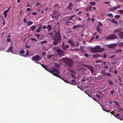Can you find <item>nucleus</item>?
Returning a JSON list of instances; mask_svg holds the SVG:
<instances>
[{
    "label": "nucleus",
    "mask_w": 123,
    "mask_h": 123,
    "mask_svg": "<svg viewBox=\"0 0 123 123\" xmlns=\"http://www.w3.org/2000/svg\"><path fill=\"white\" fill-rule=\"evenodd\" d=\"M68 42L70 44H72V43L73 42L72 41H71L70 40H69L68 41Z\"/></svg>",
    "instance_id": "59"
},
{
    "label": "nucleus",
    "mask_w": 123,
    "mask_h": 123,
    "mask_svg": "<svg viewBox=\"0 0 123 123\" xmlns=\"http://www.w3.org/2000/svg\"><path fill=\"white\" fill-rule=\"evenodd\" d=\"M116 55H113L112 56H111L110 58H113Z\"/></svg>",
    "instance_id": "63"
},
{
    "label": "nucleus",
    "mask_w": 123,
    "mask_h": 123,
    "mask_svg": "<svg viewBox=\"0 0 123 123\" xmlns=\"http://www.w3.org/2000/svg\"><path fill=\"white\" fill-rule=\"evenodd\" d=\"M42 55L43 56H45L46 55V53L45 52H43L42 53Z\"/></svg>",
    "instance_id": "49"
},
{
    "label": "nucleus",
    "mask_w": 123,
    "mask_h": 123,
    "mask_svg": "<svg viewBox=\"0 0 123 123\" xmlns=\"http://www.w3.org/2000/svg\"><path fill=\"white\" fill-rule=\"evenodd\" d=\"M92 8V6H90L86 8V10L87 11H90L91 10Z\"/></svg>",
    "instance_id": "21"
},
{
    "label": "nucleus",
    "mask_w": 123,
    "mask_h": 123,
    "mask_svg": "<svg viewBox=\"0 0 123 123\" xmlns=\"http://www.w3.org/2000/svg\"><path fill=\"white\" fill-rule=\"evenodd\" d=\"M84 55L86 56V57L87 58L88 56V55L87 53H85L84 54Z\"/></svg>",
    "instance_id": "51"
},
{
    "label": "nucleus",
    "mask_w": 123,
    "mask_h": 123,
    "mask_svg": "<svg viewBox=\"0 0 123 123\" xmlns=\"http://www.w3.org/2000/svg\"><path fill=\"white\" fill-rule=\"evenodd\" d=\"M104 3H105V4H109L110 2L109 1H108V2H104Z\"/></svg>",
    "instance_id": "53"
},
{
    "label": "nucleus",
    "mask_w": 123,
    "mask_h": 123,
    "mask_svg": "<svg viewBox=\"0 0 123 123\" xmlns=\"http://www.w3.org/2000/svg\"><path fill=\"white\" fill-rule=\"evenodd\" d=\"M96 3L94 2H91L89 3L92 6L95 5Z\"/></svg>",
    "instance_id": "31"
},
{
    "label": "nucleus",
    "mask_w": 123,
    "mask_h": 123,
    "mask_svg": "<svg viewBox=\"0 0 123 123\" xmlns=\"http://www.w3.org/2000/svg\"><path fill=\"white\" fill-rule=\"evenodd\" d=\"M38 28L40 30H41L42 28V26H39V27H38Z\"/></svg>",
    "instance_id": "55"
},
{
    "label": "nucleus",
    "mask_w": 123,
    "mask_h": 123,
    "mask_svg": "<svg viewBox=\"0 0 123 123\" xmlns=\"http://www.w3.org/2000/svg\"><path fill=\"white\" fill-rule=\"evenodd\" d=\"M61 37L60 32H57L55 36V38H54L53 43L54 45H56L58 43L61 42Z\"/></svg>",
    "instance_id": "2"
},
{
    "label": "nucleus",
    "mask_w": 123,
    "mask_h": 123,
    "mask_svg": "<svg viewBox=\"0 0 123 123\" xmlns=\"http://www.w3.org/2000/svg\"><path fill=\"white\" fill-rule=\"evenodd\" d=\"M116 38V36L114 34L110 35L109 36L106 37V40L115 39Z\"/></svg>",
    "instance_id": "6"
},
{
    "label": "nucleus",
    "mask_w": 123,
    "mask_h": 123,
    "mask_svg": "<svg viewBox=\"0 0 123 123\" xmlns=\"http://www.w3.org/2000/svg\"><path fill=\"white\" fill-rule=\"evenodd\" d=\"M66 65L68 67L72 68L73 67V64L74 62L71 59H69L64 61Z\"/></svg>",
    "instance_id": "3"
},
{
    "label": "nucleus",
    "mask_w": 123,
    "mask_h": 123,
    "mask_svg": "<svg viewBox=\"0 0 123 123\" xmlns=\"http://www.w3.org/2000/svg\"><path fill=\"white\" fill-rule=\"evenodd\" d=\"M41 65L42 67L44 68L46 70L50 72L54 75L62 79L61 77L60 76H59L60 72L59 70L55 68H54L52 67L50 68H49V70H48V69L47 68L46 66L43 64H41Z\"/></svg>",
    "instance_id": "1"
},
{
    "label": "nucleus",
    "mask_w": 123,
    "mask_h": 123,
    "mask_svg": "<svg viewBox=\"0 0 123 123\" xmlns=\"http://www.w3.org/2000/svg\"><path fill=\"white\" fill-rule=\"evenodd\" d=\"M25 53V51L24 50H21L20 52V54H23Z\"/></svg>",
    "instance_id": "41"
},
{
    "label": "nucleus",
    "mask_w": 123,
    "mask_h": 123,
    "mask_svg": "<svg viewBox=\"0 0 123 123\" xmlns=\"http://www.w3.org/2000/svg\"><path fill=\"white\" fill-rule=\"evenodd\" d=\"M41 57L38 55H36L35 56L32 57V60L36 63L38 61L41 60Z\"/></svg>",
    "instance_id": "4"
},
{
    "label": "nucleus",
    "mask_w": 123,
    "mask_h": 123,
    "mask_svg": "<svg viewBox=\"0 0 123 123\" xmlns=\"http://www.w3.org/2000/svg\"><path fill=\"white\" fill-rule=\"evenodd\" d=\"M72 3L71 2H70L68 4V9L69 10H72V9L71 8V7L72 6Z\"/></svg>",
    "instance_id": "15"
},
{
    "label": "nucleus",
    "mask_w": 123,
    "mask_h": 123,
    "mask_svg": "<svg viewBox=\"0 0 123 123\" xmlns=\"http://www.w3.org/2000/svg\"><path fill=\"white\" fill-rule=\"evenodd\" d=\"M71 81L72 82V84L73 85H75L76 84V83L75 82V80H72Z\"/></svg>",
    "instance_id": "25"
},
{
    "label": "nucleus",
    "mask_w": 123,
    "mask_h": 123,
    "mask_svg": "<svg viewBox=\"0 0 123 123\" xmlns=\"http://www.w3.org/2000/svg\"><path fill=\"white\" fill-rule=\"evenodd\" d=\"M107 57V56L106 55V54H104L103 57L104 58H106Z\"/></svg>",
    "instance_id": "54"
},
{
    "label": "nucleus",
    "mask_w": 123,
    "mask_h": 123,
    "mask_svg": "<svg viewBox=\"0 0 123 123\" xmlns=\"http://www.w3.org/2000/svg\"><path fill=\"white\" fill-rule=\"evenodd\" d=\"M121 30H122L121 29H117L114 30V32L115 33H118L121 31Z\"/></svg>",
    "instance_id": "18"
},
{
    "label": "nucleus",
    "mask_w": 123,
    "mask_h": 123,
    "mask_svg": "<svg viewBox=\"0 0 123 123\" xmlns=\"http://www.w3.org/2000/svg\"><path fill=\"white\" fill-rule=\"evenodd\" d=\"M102 62V61L101 60H99V61H96V63H98L99 62Z\"/></svg>",
    "instance_id": "58"
},
{
    "label": "nucleus",
    "mask_w": 123,
    "mask_h": 123,
    "mask_svg": "<svg viewBox=\"0 0 123 123\" xmlns=\"http://www.w3.org/2000/svg\"><path fill=\"white\" fill-rule=\"evenodd\" d=\"M40 30L38 28L36 31V32H40Z\"/></svg>",
    "instance_id": "52"
},
{
    "label": "nucleus",
    "mask_w": 123,
    "mask_h": 123,
    "mask_svg": "<svg viewBox=\"0 0 123 123\" xmlns=\"http://www.w3.org/2000/svg\"><path fill=\"white\" fill-rule=\"evenodd\" d=\"M103 110L104 111L106 112H110V111L109 110H107L106 109H105L104 108H103Z\"/></svg>",
    "instance_id": "38"
},
{
    "label": "nucleus",
    "mask_w": 123,
    "mask_h": 123,
    "mask_svg": "<svg viewBox=\"0 0 123 123\" xmlns=\"http://www.w3.org/2000/svg\"><path fill=\"white\" fill-rule=\"evenodd\" d=\"M114 116H115L116 117H117V118L119 119L120 120H121V119L120 118V116L119 114L117 113V114L116 115H114Z\"/></svg>",
    "instance_id": "20"
},
{
    "label": "nucleus",
    "mask_w": 123,
    "mask_h": 123,
    "mask_svg": "<svg viewBox=\"0 0 123 123\" xmlns=\"http://www.w3.org/2000/svg\"><path fill=\"white\" fill-rule=\"evenodd\" d=\"M122 50H118L116 51V53H117L121 52Z\"/></svg>",
    "instance_id": "45"
},
{
    "label": "nucleus",
    "mask_w": 123,
    "mask_h": 123,
    "mask_svg": "<svg viewBox=\"0 0 123 123\" xmlns=\"http://www.w3.org/2000/svg\"><path fill=\"white\" fill-rule=\"evenodd\" d=\"M84 66L90 70L92 73L93 74L94 73V68L92 66L86 65H85Z\"/></svg>",
    "instance_id": "9"
},
{
    "label": "nucleus",
    "mask_w": 123,
    "mask_h": 123,
    "mask_svg": "<svg viewBox=\"0 0 123 123\" xmlns=\"http://www.w3.org/2000/svg\"><path fill=\"white\" fill-rule=\"evenodd\" d=\"M99 47L97 46L95 48H91L90 49V50L92 52L98 53L100 52V51L99 50Z\"/></svg>",
    "instance_id": "5"
},
{
    "label": "nucleus",
    "mask_w": 123,
    "mask_h": 123,
    "mask_svg": "<svg viewBox=\"0 0 123 123\" xmlns=\"http://www.w3.org/2000/svg\"><path fill=\"white\" fill-rule=\"evenodd\" d=\"M40 43L41 44L47 43V42L46 40H45V41L41 42Z\"/></svg>",
    "instance_id": "39"
},
{
    "label": "nucleus",
    "mask_w": 123,
    "mask_h": 123,
    "mask_svg": "<svg viewBox=\"0 0 123 123\" xmlns=\"http://www.w3.org/2000/svg\"><path fill=\"white\" fill-rule=\"evenodd\" d=\"M32 14L33 15H36L37 14V13L36 12H34L32 13Z\"/></svg>",
    "instance_id": "44"
},
{
    "label": "nucleus",
    "mask_w": 123,
    "mask_h": 123,
    "mask_svg": "<svg viewBox=\"0 0 123 123\" xmlns=\"http://www.w3.org/2000/svg\"><path fill=\"white\" fill-rule=\"evenodd\" d=\"M108 82H109V84L110 85H113V83L112 82V81L111 80H109Z\"/></svg>",
    "instance_id": "32"
},
{
    "label": "nucleus",
    "mask_w": 123,
    "mask_h": 123,
    "mask_svg": "<svg viewBox=\"0 0 123 123\" xmlns=\"http://www.w3.org/2000/svg\"><path fill=\"white\" fill-rule=\"evenodd\" d=\"M62 49L64 50H66V48L65 47L64 45H62Z\"/></svg>",
    "instance_id": "42"
},
{
    "label": "nucleus",
    "mask_w": 123,
    "mask_h": 123,
    "mask_svg": "<svg viewBox=\"0 0 123 123\" xmlns=\"http://www.w3.org/2000/svg\"><path fill=\"white\" fill-rule=\"evenodd\" d=\"M112 68L111 67L110 68V72H111L112 73H113V72L112 71Z\"/></svg>",
    "instance_id": "64"
},
{
    "label": "nucleus",
    "mask_w": 123,
    "mask_h": 123,
    "mask_svg": "<svg viewBox=\"0 0 123 123\" xmlns=\"http://www.w3.org/2000/svg\"><path fill=\"white\" fill-rule=\"evenodd\" d=\"M47 28L49 31H50L52 29L51 25H49L47 26Z\"/></svg>",
    "instance_id": "19"
},
{
    "label": "nucleus",
    "mask_w": 123,
    "mask_h": 123,
    "mask_svg": "<svg viewBox=\"0 0 123 123\" xmlns=\"http://www.w3.org/2000/svg\"><path fill=\"white\" fill-rule=\"evenodd\" d=\"M53 35V32H51L49 33H47L46 35H50V36H52Z\"/></svg>",
    "instance_id": "27"
},
{
    "label": "nucleus",
    "mask_w": 123,
    "mask_h": 123,
    "mask_svg": "<svg viewBox=\"0 0 123 123\" xmlns=\"http://www.w3.org/2000/svg\"><path fill=\"white\" fill-rule=\"evenodd\" d=\"M13 49V47L12 46H11L8 49L9 50V51H7V52H11L12 51V49Z\"/></svg>",
    "instance_id": "23"
},
{
    "label": "nucleus",
    "mask_w": 123,
    "mask_h": 123,
    "mask_svg": "<svg viewBox=\"0 0 123 123\" xmlns=\"http://www.w3.org/2000/svg\"><path fill=\"white\" fill-rule=\"evenodd\" d=\"M73 17V16H72L70 18H69L66 20V22L67 24V25H70V24L72 23V22L73 21V20L72 19Z\"/></svg>",
    "instance_id": "10"
},
{
    "label": "nucleus",
    "mask_w": 123,
    "mask_h": 123,
    "mask_svg": "<svg viewBox=\"0 0 123 123\" xmlns=\"http://www.w3.org/2000/svg\"><path fill=\"white\" fill-rule=\"evenodd\" d=\"M30 39L32 41H37V40L35 39V38H31Z\"/></svg>",
    "instance_id": "50"
},
{
    "label": "nucleus",
    "mask_w": 123,
    "mask_h": 123,
    "mask_svg": "<svg viewBox=\"0 0 123 123\" xmlns=\"http://www.w3.org/2000/svg\"><path fill=\"white\" fill-rule=\"evenodd\" d=\"M120 6H114L112 8L110 9H109V11H114L116 9H117V8H118L119 7H120Z\"/></svg>",
    "instance_id": "11"
},
{
    "label": "nucleus",
    "mask_w": 123,
    "mask_h": 123,
    "mask_svg": "<svg viewBox=\"0 0 123 123\" xmlns=\"http://www.w3.org/2000/svg\"><path fill=\"white\" fill-rule=\"evenodd\" d=\"M33 24V22L31 21H29L27 23V25L28 26H30L32 25Z\"/></svg>",
    "instance_id": "26"
},
{
    "label": "nucleus",
    "mask_w": 123,
    "mask_h": 123,
    "mask_svg": "<svg viewBox=\"0 0 123 123\" xmlns=\"http://www.w3.org/2000/svg\"><path fill=\"white\" fill-rule=\"evenodd\" d=\"M58 47H55L54 48V49L55 50H56V52H57V50H58L59 49H58Z\"/></svg>",
    "instance_id": "34"
},
{
    "label": "nucleus",
    "mask_w": 123,
    "mask_h": 123,
    "mask_svg": "<svg viewBox=\"0 0 123 123\" xmlns=\"http://www.w3.org/2000/svg\"><path fill=\"white\" fill-rule=\"evenodd\" d=\"M98 46L99 47V50L100 51V52H101L102 51H103L104 50V48H102L101 49H100V46Z\"/></svg>",
    "instance_id": "33"
},
{
    "label": "nucleus",
    "mask_w": 123,
    "mask_h": 123,
    "mask_svg": "<svg viewBox=\"0 0 123 123\" xmlns=\"http://www.w3.org/2000/svg\"><path fill=\"white\" fill-rule=\"evenodd\" d=\"M58 4H54V5L53 6L55 7H56L58 6Z\"/></svg>",
    "instance_id": "47"
},
{
    "label": "nucleus",
    "mask_w": 123,
    "mask_h": 123,
    "mask_svg": "<svg viewBox=\"0 0 123 123\" xmlns=\"http://www.w3.org/2000/svg\"><path fill=\"white\" fill-rule=\"evenodd\" d=\"M24 22L25 23H26V19L25 18H24L23 19Z\"/></svg>",
    "instance_id": "57"
},
{
    "label": "nucleus",
    "mask_w": 123,
    "mask_h": 123,
    "mask_svg": "<svg viewBox=\"0 0 123 123\" xmlns=\"http://www.w3.org/2000/svg\"><path fill=\"white\" fill-rule=\"evenodd\" d=\"M111 21L115 24H117L118 23V22L115 21V20L113 19H111Z\"/></svg>",
    "instance_id": "22"
},
{
    "label": "nucleus",
    "mask_w": 123,
    "mask_h": 123,
    "mask_svg": "<svg viewBox=\"0 0 123 123\" xmlns=\"http://www.w3.org/2000/svg\"><path fill=\"white\" fill-rule=\"evenodd\" d=\"M78 50V48H77V49H73L72 50L73 51H77Z\"/></svg>",
    "instance_id": "61"
},
{
    "label": "nucleus",
    "mask_w": 123,
    "mask_h": 123,
    "mask_svg": "<svg viewBox=\"0 0 123 123\" xmlns=\"http://www.w3.org/2000/svg\"><path fill=\"white\" fill-rule=\"evenodd\" d=\"M99 24V25L101 26L102 27L103 26V25L100 22H98Z\"/></svg>",
    "instance_id": "48"
},
{
    "label": "nucleus",
    "mask_w": 123,
    "mask_h": 123,
    "mask_svg": "<svg viewBox=\"0 0 123 123\" xmlns=\"http://www.w3.org/2000/svg\"><path fill=\"white\" fill-rule=\"evenodd\" d=\"M92 56L94 58H96L97 57H102L103 56V55H102L101 56V55L100 54H97L95 55H92Z\"/></svg>",
    "instance_id": "14"
},
{
    "label": "nucleus",
    "mask_w": 123,
    "mask_h": 123,
    "mask_svg": "<svg viewBox=\"0 0 123 123\" xmlns=\"http://www.w3.org/2000/svg\"><path fill=\"white\" fill-rule=\"evenodd\" d=\"M57 53L59 56L61 57L65 55V53L64 52L60 49L57 50Z\"/></svg>",
    "instance_id": "8"
},
{
    "label": "nucleus",
    "mask_w": 123,
    "mask_h": 123,
    "mask_svg": "<svg viewBox=\"0 0 123 123\" xmlns=\"http://www.w3.org/2000/svg\"><path fill=\"white\" fill-rule=\"evenodd\" d=\"M118 45L120 46L123 47V42H121L120 43H118Z\"/></svg>",
    "instance_id": "30"
},
{
    "label": "nucleus",
    "mask_w": 123,
    "mask_h": 123,
    "mask_svg": "<svg viewBox=\"0 0 123 123\" xmlns=\"http://www.w3.org/2000/svg\"><path fill=\"white\" fill-rule=\"evenodd\" d=\"M53 13L54 14H56L57 13V12L56 10H55L54 11Z\"/></svg>",
    "instance_id": "43"
},
{
    "label": "nucleus",
    "mask_w": 123,
    "mask_h": 123,
    "mask_svg": "<svg viewBox=\"0 0 123 123\" xmlns=\"http://www.w3.org/2000/svg\"><path fill=\"white\" fill-rule=\"evenodd\" d=\"M116 46V44H112L109 45L108 46V48H109L113 49L115 48Z\"/></svg>",
    "instance_id": "13"
},
{
    "label": "nucleus",
    "mask_w": 123,
    "mask_h": 123,
    "mask_svg": "<svg viewBox=\"0 0 123 123\" xmlns=\"http://www.w3.org/2000/svg\"><path fill=\"white\" fill-rule=\"evenodd\" d=\"M68 59L67 58L64 57L62 58V60L63 61H64V62L65 61H66V60H67Z\"/></svg>",
    "instance_id": "37"
},
{
    "label": "nucleus",
    "mask_w": 123,
    "mask_h": 123,
    "mask_svg": "<svg viewBox=\"0 0 123 123\" xmlns=\"http://www.w3.org/2000/svg\"><path fill=\"white\" fill-rule=\"evenodd\" d=\"M96 30L98 32L100 33L102 32V30L100 29V27L99 25H98L96 27Z\"/></svg>",
    "instance_id": "12"
},
{
    "label": "nucleus",
    "mask_w": 123,
    "mask_h": 123,
    "mask_svg": "<svg viewBox=\"0 0 123 123\" xmlns=\"http://www.w3.org/2000/svg\"><path fill=\"white\" fill-rule=\"evenodd\" d=\"M82 26V25H73V29H75L77 28H78L79 27H81Z\"/></svg>",
    "instance_id": "16"
},
{
    "label": "nucleus",
    "mask_w": 123,
    "mask_h": 123,
    "mask_svg": "<svg viewBox=\"0 0 123 123\" xmlns=\"http://www.w3.org/2000/svg\"><path fill=\"white\" fill-rule=\"evenodd\" d=\"M120 17V16L119 15H115V17L117 18H119Z\"/></svg>",
    "instance_id": "40"
},
{
    "label": "nucleus",
    "mask_w": 123,
    "mask_h": 123,
    "mask_svg": "<svg viewBox=\"0 0 123 123\" xmlns=\"http://www.w3.org/2000/svg\"><path fill=\"white\" fill-rule=\"evenodd\" d=\"M71 44V45L73 47H75V44L73 42H72V43Z\"/></svg>",
    "instance_id": "60"
},
{
    "label": "nucleus",
    "mask_w": 123,
    "mask_h": 123,
    "mask_svg": "<svg viewBox=\"0 0 123 123\" xmlns=\"http://www.w3.org/2000/svg\"><path fill=\"white\" fill-rule=\"evenodd\" d=\"M118 35L121 38L123 39V32L119 33Z\"/></svg>",
    "instance_id": "17"
},
{
    "label": "nucleus",
    "mask_w": 123,
    "mask_h": 123,
    "mask_svg": "<svg viewBox=\"0 0 123 123\" xmlns=\"http://www.w3.org/2000/svg\"><path fill=\"white\" fill-rule=\"evenodd\" d=\"M107 16H109L110 18H112L113 17L112 14L111 13H109L107 14Z\"/></svg>",
    "instance_id": "28"
},
{
    "label": "nucleus",
    "mask_w": 123,
    "mask_h": 123,
    "mask_svg": "<svg viewBox=\"0 0 123 123\" xmlns=\"http://www.w3.org/2000/svg\"><path fill=\"white\" fill-rule=\"evenodd\" d=\"M96 97L98 98H100V96L99 95L96 94Z\"/></svg>",
    "instance_id": "56"
},
{
    "label": "nucleus",
    "mask_w": 123,
    "mask_h": 123,
    "mask_svg": "<svg viewBox=\"0 0 123 123\" xmlns=\"http://www.w3.org/2000/svg\"><path fill=\"white\" fill-rule=\"evenodd\" d=\"M99 36L98 35H96L95 36V38L96 39H98L99 38Z\"/></svg>",
    "instance_id": "62"
},
{
    "label": "nucleus",
    "mask_w": 123,
    "mask_h": 123,
    "mask_svg": "<svg viewBox=\"0 0 123 123\" xmlns=\"http://www.w3.org/2000/svg\"><path fill=\"white\" fill-rule=\"evenodd\" d=\"M29 51H27L26 52V55H24V57H25L26 56H27L29 55Z\"/></svg>",
    "instance_id": "35"
},
{
    "label": "nucleus",
    "mask_w": 123,
    "mask_h": 123,
    "mask_svg": "<svg viewBox=\"0 0 123 123\" xmlns=\"http://www.w3.org/2000/svg\"><path fill=\"white\" fill-rule=\"evenodd\" d=\"M106 70H102L101 71V74L104 76H108L110 77L111 75L109 73H106Z\"/></svg>",
    "instance_id": "7"
},
{
    "label": "nucleus",
    "mask_w": 123,
    "mask_h": 123,
    "mask_svg": "<svg viewBox=\"0 0 123 123\" xmlns=\"http://www.w3.org/2000/svg\"><path fill=\"white\" fill-rule=\"evenodd\" d=\"M67 70L68 71H69L72 73V74H73L74 73V70H70L69 68L67 69Z\"/></svg>",
    "instance_id": "24"
},
{
    "label": "nucleus",
    "mask_w": 123,
    "mask_h": 123,
    "mask_svg": "<svg viewBox=\"0 0 123 123\" xmlns=\"http://www.w3.org/2000/svg\"><path fill=\"white\" fill-rule=\"evenodd\" d=\"M35 26L33 25L31 27V30H32V31H33L35 30Z\"/></svg>",
    "instance_id": "29"
},
{
    "label": "nucleus",
    "mask_w": 123,
    "mask_h": 123,
    "mask_svg": "<svg viewBox=\"0 0 123 123\" xmlns=\"http://www.w3.org/2000/svg\"><path fill=\"white\" fill-rule=\"evenodd\" d=\"M118 12L120 13L123 14V10H119Z\"/></svg>",
    "instance_id": "36"
},
{
    "label": "nucleus",
    "mask_w": 123,
    "mask_h": 123,
    "mask_svg": "<svg viewBox=\"0 0 123 123\" xmlns=\"http://www.w3.org/2000/svg\"><path fill=\"white\" fill-rule=\"evenodd\" d=\"M34 35L37 36L38 38L39 37V36L40 35V34H35Z\"/></svg>",
    "instance_id": "46"
}]
</instances>
